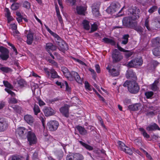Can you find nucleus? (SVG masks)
<instances>
[{
	"mask_svg": "<svg viewBox=\"0 0 160 160\" xmlns=\"http://www.w3.org/2000/svg\"><path fill=\"white\" fill-rule=\"evenodd\" d=\"M124 87H127L128 89L131 93L136 94L140 90V87L135 80H127L123 84Z\"/></svg>",
	"mask_w": 160,
	"mask_h": 160,
	"instance_id": "nucleus-1",
	"label": "nucleus"
},
{
	"mask_svg": "<svg viewBox=\"0 0 160 160\" xmlns=\"http://www.w3.org/2000/svg\"><path fill=\"white\" fill-rule=\"evenodd\" d=\"M120 8V4L117 2H112L110 5L106 10L107 12L109 14H112L119 11Z\"/></svg>",
	"mask_w": 160,
	"mask_h": 160,
	"instance_id": "nucleus-2",
	"label": "nucleus"
},
{
	"mask_svg": "<svg viewBox=\"0 0 160 160\" xmlns=\"http://www.w3.org/2000/svg\"><path fill=\"white\" fill-rule=\"evenodd\" d=\"M143 63L142 58H135L129 62L127 64V66L130 68H138Z\"/></svg>",
	"mask_w": 160,
	"mask_h": 160,
	"instance_id": "nucleus-3",
	"label": "nucleus"
},
{
	"mask_svg": "<svg viewBox=\"0 0 160 160\" xmlns=\"http://www.w3.org/2000/svg\"><path fill=\"white\" fill-rule=\"evenodd\" d=\"M26 136L30 145H32L37 143V137L35 134L32 131H28Z\"/></svg>",
	"mask_w": 160,
	"mask_h": 160,
	"instance_id": "nucleus-4",
	"label": "nucleus"
},
{
	"mask_svg": "<svg viewBox=\"0 0 160 160\" xmlns=\"http://www.w3.org/2000/svg\"><path fill=\"white\" fill-rule=\"evenodd\" d=\"M112 57L113 63L118 62L123 58L122 56L117 49H115L113 51L112 54Z\"/></svg>",
	"mask_w": 160,
	"mask_h": 160,
	"instance_id": "nucleus-5",
	"label": "nucleus"
},
{
	"mask_svg": "<svg viewBox=\"0 0 160 160\" xmlns=\"http://www.w3.org/2000/svg\"><path fill=\"white\" fill-rule=\"evenodd\" d=\"M129 12L132 15L131 17L133 20H135L139 18L140 10L137 8L135 7H132L129 9Z\"/></svg>",
	"mask_w": 160,
	"mask_h": 160,
	"instance_id": "nucleus-6",
	"label": "nucleus"
},
{
	"mask_svg": "<svg viewBox=\"0 0 160 160\" xmlns=\"http://www.w3.org/2000/svg\"><path fill=\"white\" fill-rule=\"evenodd\" d=\"M133 18L131 17H126L122 20L123 25L126 27L131 28L134 24L135 21H133Z\"/></svg>",
	"mask_w": 160,
	"mask_h": 160,
	"instance_id": "nucleus-7",
	"label": "nucleus"
},
{
	"mask_svg": "<svg viewBox=\"0 0 160 160\" xmlns=\"http://www.w3.org/2000/svg\"><path fill=\"white\" fill-rule=\"evenodd\" d=\"M68 79L71 81L75 80L77 82L80 84L82 83V80L78 73L74 71H72L71 72Z\"/></svg>",
	"mask_w": 160,
	"mask_h": 160,
	"instance_id": "nucleus-8",
	"label": "nucleus"
},
{
	"mask_svg": "<svg viewBox=\"0 0 160 160\" xmlns=\"http://www.w3.org/2000/svg\"><path fill=\"white\" fill-rule=\"evenodd\" d=\"M59 125L58 122L56 120H51L47 123V127L50 131H56L58 128Z\"/></svg>",
	"mask_w": 160,
	"mask_h": 160,
	"instance_id": "nucleus-9",
	"label": "nucleus"
},
{
	"mask_svg": "<svg viewBox=\"0 0 160 160\" xmlns=\"http://www.w3.org/2000/svg\"><path fill=\"white\" fill-rule=\"evenodd\" d=\"M9 123L7 120L2 117H0V132H4L8 128Z\"/></svg>",
	"mask_w": 160,
	"mask_h": 160,
	"instance_id": "nucleus-10",
	"label": "nucleus"
},
{
	"mask_svg": "<svg viewBox=\"0 0 160 160\" xmlns=\"http://www.w3.org/2000/svg\"><path fill=\"white\" fill-rule=\"evenodd\" d=\"M28 131L26 128L23 127L18 128L16 130V134L18 135L20 137L23 138H25L26 136V134L28 133Z\"/></svg>",
	"mask_w": 160,
	"mask_h": 160,
	"instance_id": "nucleus-11",
	"label": "nucleus"
},
{
	"mask_svg": "<svg viewBox=\"0 0 160 160\" xmlns=\"http://www.w3.org/2000/svg\"><path fill=\"white\" fill-rule=\"evenodd\" d=\"M57 44L58 45V48L60 51L62 52L68 49L67 44L62 39L58 41H56Z\"/></svg>",
	"mask_w": 160,
	"mask_h": 160,
	"instance_id": "nucleus-12",
	"label": "nucleus"
},
{
	"mask_svg": "<svg viewBox=\"0 0 160 160\" xmlns=\"http://www.w3.org/2000/svg\"><path fill=\"white\" fill-rule=\"evenodd\" d=\"M0 52L2 53L0 55V58L3 60H6L9 57V51L6 48L0 47Z\"/></svg>",
	"mask_w": 160,
	"mask_h": 160,
	"instance_id": "nucleus-13",
	"label": "nucleus"
},
{
	"mask_svg": "<svg viewBox=\"0 0 160 160\" xmlns=\"http://www.w3.org/2000/svg\"><path fill=\"white\" fill-rule=\"evenodd\" d=\"M70 106L67 104L65 105L63 107L60 108V111L65 117L68 118L69 116V108Z\"/></svg>",
	"mask_w": 160,
	"mask_h": 160,
	"instance_id": "nucleus-14",
	"label": "nucleus"
},
{
	"mask_svg": "<svg viewBox=\"0 0 160 160\" xmlns=\"http://www.w3.org/2000/svg\"><path fill=\"white\" fill-rule=\"evenodd\" d=\"M100 4L94 3L92 6V12L95 17H98L99 15V9Z\"/></svg>",
	"mask_w": 160,
	"mask_h": 160,
	"instance_id": "nucleus-15",
	"label": "nucleus"
},
{
	"mask_svg": "<svg viewBox=\"0 0 160 160\" xmlns=\"http://www.w3.org/2000/svg\"><path fill=\"white\" fill-rule=\"evenodd\" d=\"M43 111L46 117L53 115L55 113V111L50 107H45Z\"/></svg>",
	"mask_w": 160,
	"mask_h": 160,
	"instance_id": "nucleus-16",
	"label": "nucleus"
},
{
	"mask_svg": "<svg viewBox=\"0 0 160 160\" xmlns=\"http://www.w3.org/2000/svg\"><path fill=\"white\" fill-rule=\"evenodd\" d=\"M126 76L127 78L132 79L133 80L137 79V77L135 72L132 70H129L127 71Z\"/></svg>",
	"mask_w": 160,
	"mask_h": 160,
	"instance_id": "nucleus-17",
	"label": "nucleus"
},
{
	"mask_svg": "<svg viewBox=\"0 0 160 160\" xmlns=\"http://www.w3.org/2000/svg\"><path fill=\"white\" fill-rule=\"evenodd\" d=\"M117 47L119 50L121 51L124 52H125L124 55L126 58H128L130 57L132 54V52L128 50H125L121 47H120L118 44L117 45Z\"/></svg>",
	"mask_w": 160,
	"mask_h": 160,
	"instance_id": "nucleus-18",
	"label": "nucleus"
},
{
	"mask_svg": "<svg viewBox=\"0 0 160 160\" xmlns=\"http://www.w3.org/2000/svg\"><path fill=\"white\" fill-rule=\"evenodd\" d=\"M131 28H133L140 34H142L143 32V28L141 26L138 25L137 22H135L134 24L132 26Z\"/></svg>",
	"mask_w": 160,
	"mask_h": 160,
	"instance_id": "nucleus-19",
	"label": "nucleus"
},
{
	"mask_svg": "<svg viewBox=\"0 0 160 160\" xmlns=\"http://www.w3.org/2000/svg\"><path fill=\"white\" fill-rule=\"evenodd\" d=\"M146 129L148 131H154L156 130H160V128L155 123H153L152 124L150 125L146 128Z\"/></svg>",
	"mask_w": 160,
	"mask_h": 160,
	"instance_id": "nucleus-20",
	"label": "nucleus"
},
{
	"mask_svg": "<svg viewBox=\"0 0 160 160\" xmlns=\"http://www.w3.org/2000/svg\"><path fill=\"white\" fill-rule=\"evenodd\" d=\"M141 107L140 103H137L129 105L128 108L132 111H137L139 110Z\"/></svg>",
	"mask_w": 160,
	"mask_h": 160,
	"instance_id": "nucleus-21",
	"label": "nucleus"
},
{
	"mask_svg": "<svg viewBox=\"0 0 160 160\" xmlns=\"http://www.w3.org/2000/svg\"><path fill=\"white\" fill-rule=\"evenodd\" d=\"M86 10V8L82 6H77L76 8L77 12L79 15H84Z\"/></svg>",
	"mask_w": 160,
	"mask_h": 160,
	"instance_id": "nucleus-22",
	"label": "nucleus"
},
{
	"mask_svg": "<svg viewBox=\"0 0 160 160\" xmlns=\"http://www.w3.org/2000/svg\"><path fill=\"white\" fill-rule=\"evenodd\" d=\"M25 120L28 124L32 123L34 121L33 117L30 115H26L24 117Z\"/></svg>",
	"mask_w": 160,
	"mask_h": 160,
	"instance_id": "nucleus-23",
	"label": "nucleus"
},
{
	"mask_svg": "<svg viewBox=\"0 0 160 160\" xmlns=\"http://www.w3.org/2000/svg\"><path fill=\"white\" fill-rule=\"evenodd\" d=\"M56 47L51 43H49L46 44V49L48 52H49L50 50L54 51L56 50Z\"/></svg>",
	"mask_w": 160,
	"mask_h": 160,
	"instance_id": "nucleus-24",
	"label": "nucleus"
},
{
	"mask_svg": "<svg viewBox=\"0 0 160 160\" xmlns=\"http://www.w3.org/2000/svg\"><path fill=\"white\" fill-rule=\"evenodd\" d=\"M152 24L155 27L160 28V19L157 17L154 18Z\"/></svg>",
	"mask_w": 160,
	"mask_h": 160,
	"instance_id": "nucleus-25",
	"label": "nucleus"
},
{
	"mask_svg": "<svg viewBox=\"0 0 160 160\" xmlns=\"http://www.w3.org/2000/svg\"><path fill=\"white\" fill-rule=\"evenodd\" d=\"M23 156L18 154H15L11 156L8 160H23Z\"/></svg>",
	"mask_w": 160,
	"mask_h": 160,
	"instance_id": "nucleus-26",
	"label": "nucleus"
},
{
	"mask_svg": "<svg viewBox=\"0 0 160 160\" xmlns=\"http://www.w3.org/2000/svg\"><path fill=\"white\" fill-rule=\"evenodd\" d=\"M76 128L80 133L82 135H85L87 133V131L82 126H77Z\"/></svg>",
	"mask_w": 160,
	"mask_h": 160,
	"instance_id": "nucleus-27",
	"label": "nucleus"
},
{
	"mask_svg": "<svg viewBox=\"0 0 160 160\" xmlns=\"http://www.w3.org/2000/svg\"><path fill=\"white\" fill-rule=\"evenodd\" d=\"M102 40L106 43H110L112 45H114L115 44V42L114 40L107 38H104Z\"/></svg>",
	"mask_w": 160,
	"mask_h": 160,
	"instance_id": "nucleus-28",
	"label": "nucleus"
},
{
	"mask_svg": "<svg viewBox=\"0 0 160 160\" xmlns=\"http://www.w3.org/2000/svg\"><path fill=\"white\" fill-rule=\"evenodd\" d=\"M33 40V34L30 33L28 34L27 36V42L28 44H31Z\"/></svg>",
	"mask_w": 160,
	"mask_h": 160,
	"instance_id": "nucleus-29",
	"label": "nucleus"
},
{
	"mask_svg": "<svg viewBox=\"0 0 160 160\" xmlns=\"http://www.w3.org/2000/svg\"><path fill=\"white\" fill-rule=\"evenodd\" d=\"M61 70L64 76L68 78L70 73L69 72L68 68L65 67H62L61 68Z\"/></svg>",
	"mask_w": 160,
	"mask_h": 160,
	"instance_id": "nucleus-30",
	"label": "nucleus"
},
{
	"mask_svg": "<svg viewBox=\"0 0 160 160\" xmlns=\"http://www.w3.org/2000/svg\"><path fill=\"white\" fill-rule=\"evenodd\" d=\"M159 82V79H157L154 81V83L152 84L151 87V88L152 90L156 91L158 89V84Z\"/></svg>",
	"mask_w": 160,
	"mask_h": 160,
	"instance_id": "nucleus-31",
	"label": "nucleus"
},
{
	"mask_svg": "<svg viewBox=\"0 0 160 160\" xmlns=\"http://www.w3.org/2000/svg\"><path fill=\"white\" fill-rule=\"evenodd\" d=\"M153 54L155 56H160V46L152 50Z\"/></svg>",
	"mask_w": 160,
	"mask_h": 160,
	"instance_id": "nucleus-32",
	"label": "nucleus"
},
{
	"mask_svg": "<svg viewBox=\"0 0 160 160\" xmlns=\"http://www.w3.org/2000/svg\"><path fill=\"white\" fill-rule=\"evenodd\" d=\"M151 42L153 46H155L159 44H160V38L157 37L152 39Z\"/></svg>",
	"mask_w": 160,
	"mask_h": 160,
	"instance_id": "nucleus-33",
	"label": "nucleus"
},
{
	"mask_svg": "<svg viewBox=\"0 0 160 160\" xmlns=\"http://www.w3.org/2000/svg\"><path fill=\"white\" fill-rule=\"evenodd\" d=\"M82 23L84 29L87 30H88L89 29L90 26L89 22L86 20H84Z\"/></svg>",
	"mask_w": 160,
	"mask_h": 160,
	"instance_id": "nucleus-34",
	"label": "nucleus"
},
{
	"mask_svg": "<svg viewBox=\"0 0 160 160\" xmlns=\"http://www.w3.org/2000/svg\"><path fill=\"white\" fill-rule=\"evenodd\" d=\"M129 37L128 34L124 35L122 38L123 40L121 42V44L124 45L126 44L128 42Z\"/></svg>",
	"mask_w": 160,
	"mask_h": 160,
	"instance_id": "nucleus-35",
	"label": "nucleus"
},
{
	"mask_svg": "<svg viewBox=\"0 0 160 160\" xmlns=\"http://www.w3.org/2000/svg\"><path fill=\"white\" fill-rule=\"evenodd\" d=\"M73 160H82L83 156L79 153H76L73 155Z\"/></svg>",
	"mask_w": 160,
	"mask_h": 160,
	"instance_id": "nucleus-36",
	"label": "nucleus"
},
{
	"mask_svg": "<svg viewBox=\"0 0 160 160\" xmlns=\"http://www.w3.org/2000/svg\"><path fill=\"white\" fill-rule=\"evenodd\" d=\"M50 73L51 74V77L52 78H58L59 76L58 75L57 72L53 69H51Z\"/></svg>",
	"mask_w": 160,
	"mask_h": 160,
	"instance_id": "nucleus-37",
	"label": "nucleus"
},
{
	"mask_svg": "<svg viewBox=\"0 0 160 160\" xmlns=\"http://www.w3.org/2000/svg\"><path fill=\"white\" fill-rule=\"evenodd\" d=\"M106 69L108 70L109 72L112 76H117V75L118 74V72H117L116 73L113 72V71H115V69L114 68H112L111 69L109 67H107Z\"/></svg>",
	"mask_w": 160,
	"mask_h": 160,
	"instance_id": "nucleus-38",
	"label": "nucleus"
},
{
	"mask_svg": "<svg viewBox=\"0 0 160 160\" xmlns=\"http://www.w3.org/2000/svg\"><path fill=\"white\" fill-rule=\"evenodd\" d=\"M139 130L140 131L142 132V134L144 138H148L150 137L149 135L147 133L145 130L143 128H140Z\"/></svg>",
	"mask_w": 160,
	"mask_h": 160,
	"instance_id": "nucleus-39",
	"label": "nucleus"
},
{
	"mask_svg": "<svg viewBox=\"0 0 160 160\" xmlns=\"http://www.w3.org/2000/svg\"><path fill=\"white\" fill-rule=\"evenodd\" d=\"M33 110L35 115H37L40 112L39 108L38 105L35 104L33 108Z\"/></svg>",
	"mask_w": 160,
	"mask_h": 160,
	"instance_id": "nucleus-40",
	"label": "nucleus"
},
{
	"mask_svg": "<svg viewBox=\"0 0 160 160\" xmlns=\"http://www.w3.org/2000/svg\"><path fill=\"white\" fill-rule=\"evenodd\" d=\"M119 148L121 150L123 151L126 146L122 142L119 141L118 142Z\"/></svg>",
	"mask_w": 160,
	"mask_h": 160,
	"instance_id": "nucleus-41",
	"label": "nucleus"
},
{
	"mask_svg": "<svg viewBox=\"0 0 160 160\" xmlns=\"http://www.w3.org/2000/svg\"><path fill=\"white\" fill-rule=\"evenodd\" d=\"M20 5L18 3H14L11 6V8L12 10H16L19 8Z\"/></svg>",
	"mask_w": 160,
	"mask_h": 160,
	"instance_id": "nucleus-42",
	"label": "nucleus"
},
{
	"mask_svg": "<svg viewBox=\"0 0 160 160\" xmlns=\"http://www.w3.org/2000/svg\"><path fill=\"white\" fill-rule=\"evenodd\" d=\"M11 107L17 112L20 113L21 112V108L18 105H12Z\"/></svg>",
	"mask_w": 160,
	"mask_h": 160,
	"instance_id": "nucleus-43",
	"label": "nucleus"
},
{
	"mask_svg": "<svg viewBox=\"0 0 160 160\" xmlns=\"http://www.w3.org/2000/svg\"><path fill=\"white\" fill-rule=\"evenodd\" d=\"M149 17H147L145 19L144 22V26L149 31H150L151 29L149 26Z\"/></svg>",
	"mask_w": 160,
	"mask_h": 160,
	"instance_id": "nucleus-44",
	"label": "nucleus"
},
{
	"mask_svg": "<svg viewBox=\"0 0 160 160\" xmlns=\"http://www.w3.org/2000/svg\"><path fill=\"white\" fill-rule=\"evenodd\" d=\"M3 83L4 86L8 88H9L11 89H13V86L8 82L7 81H3Z\"/></svg>",
	"mask_w": 160,
	"mask_h": 160,
	"instance_id": "nucleus-45",
	"label": "nucleus"
},
{
	"mask_svg": "<svg viewBox=\"0 0 160 160\" xmlns=\"http://www.w3.org/2000/svg\"><path fill=\"white\" fill-rule=\"evenodd\" d=\"M0 69L5 73H8L11 71V69L8 67H2L0 68Z\"/></svg>",
	"mask_w": 160,
	"mask_h": 160,
	"instance_id": "nucleus-46",
	"label": "nucleus"
},
{
	"mask_svg": "<svg viewBox=\"0 0 160 160\" xmlns=\"http://www.w3.org/2000/svg\"><path fill=\"white\" fill-rule=\"evenodd\" d=\"M98 26L96 24L94 23L91 25V30L90 32H92L96 31L98 29Z\"/></svg>",
	"mask_w": 160,
	"mask_h": 160,
	"instance_id": "nucleus-47",
	"label": "nucleus"
},
{
	"mask_svg": "<svg viewBox=\"0 0 160 160\" xmlns=\"http://www.w3.org/2000/svg\"><path fill=\"white\" fill-rule=\"evenodd\" d=\"M123 151L130 155H131L132 154V150L130 148L127 146L126 147Z\"/></svg>",
	"mask_w": 160,
	"mask_h": 160,
	"instance_id": "nucleus-48",
	"label": "nucleus"
},
{
	"mask_svg": "<svg viewBox=\"0 0 160 160\" xmlns=\"http://www.w3.org/2000/svg\"><path fill=\"white\" fill-rule=\"evenodd\" d=\"M18 86H19L21 87H23L25 83V81L22 79H20L17 80Z\"/></svg>",
	"mask_w": 160,
	"mask_h": 160,
	"instance_id": "nucleus-49",
	"label": "nucleus"
},
{
	"mask_svg": "<svg viewBox=\"0 0 160 160\" xmlns=\"http://www.w3.org/2000/svg\"><path fill=\"white\" fill-rule=\"evenodd\" d=\"M145 95L147 98H150L153 95V92L152 91H148L145 92Z\"/></svg>",
	"mask_w": 160,
	"mask_h": 160,
	"instance_id": "nucleus-50",
	"label": "nucleus"
},
{
	"mask_svg": "<svg viewBox=\"0 0 160 160\" xmlns=\"http://www.w3.org/2000/svg\"><path fill=\"white\" fill-rule=\"evenodd\" d=\"M145 111H151V110H154L155 108L152 106L147 105L145 107H144Z\"/></svg>",
	"mask_w": 160,
	"mask_h": 160,
	"instance_id": "nucleus-51",
	"label": "nucleus"
},
{
	"mask_svg": "<svg viewBox=\"0 0 160 160\" xmlns=\"http://www.w3.org/2000/svg\"><path fill=\"white\" fill-rule=\"evenodd\" d=\"M17 100L15 98H11L8 101V102L10 104H16L18 103Z\"/></svg>",
	"mask_w": 160,
	"mask_h": 160,
	"instance_id": "nucleus-52",
	"label": "nucleus"
},
{
	"mask_svg": "<svg viewBox=\"0 0 160 160\" xmlns=\"http://www.w3.org/2000/svg\"><path fill=\"white\" fill-rule=\"evenodd\" d=\"M157 7L156 6H153L148 10V12L150 13H152L156 11L157 9Z\"/></svg>",
	"mask_w": 160,
	"mask_h": 160,
	"instance_id": "nucleus-53",
	"label": "nucleus"
},
{
	"mask_svg": "<svg viewBox=\"0 0 160 160\" xmlns=\"http://www.w3.org/2000/svg\"><path fill=\"white\" fill-rule=\"evenodd\" d=\"M23 7L27 9L30 8V4L27 1H25L23 3Z\"/></svg>",
	"mask_w": 160,
	"mask_h": 160,
	"instance_id": "nucleus-54",
	"label": "nucleus"
},
{
	"mask_svg": "<svg viewBox=\"0 0 160 160\" xmlns=\"http://www.w3.org/2000/svg\"><path fill=\"white\" fill-rule=\"evenodd\" d=\"M92 73V78L94 79H96V73L95 71L91 68H89L88 69Z\"/></svg>",
	"mask_w": 160,
	"mask_h": 160,
	"instance_id": "nucleus-55",
	"label": "nucleus"
},
{
	"mask_svg": "<svg viewBox=\"0 0 160 160\" xmlns=\"http://www.w3.org/2000/svg\"><path fill=\"white\" fill-rule=\"evenodd\" d=\"M155 111V109L154 110H151L146 111L147 112V115L150 116H153L155 115L154 112Z\"/></svg>",
	"mask_w": 160,
	"mask_h": 160,
	"instance_id": "nucleus-56",
	"label": "nucleus"
},
{
	"mask_svg": "<svg viewBox=\"0 0 160 160\" xmlns=\"http://www.w3.org/2000/svg\"><path fill=\"white\" fill-rule=\"evenodd\" d=\"M48 61L52 65L55 66L56 67H58V65L57 63L54 60L52 59H49L48 60Z\"/></svg>",
	"mask_w": 160,
	"mask_h": 160,
	"instance_id": "nucleus-57",
	"label": "nucleus"
},
{
	"mask_svg": "<svg viewBox=\"0 0 160 160\" xmlns=\"http://www.w3.org/2000/svg\"><path fill=\"white\" fill-rule=\"evenodd\" d=\"M64 83L66 86V91H67L68 92L70 93L71 92V88L69 86L68 84L65 81Z\"/></svg>",
	"mask_w": 160,
	"mask_h": 160,
	"instance_id": "nucleus-58",
	"label": "nucleus"
},
{
	"mask_svg": "<svg viewBox=\"0 0 160 160\" xmlns=\"http://www.w3.org/2000/svg\"><path fill=\"white\" fill-rule=\"evenodd\" d=\"M5 91H6L7 92H8L9 94H10L12 96H15V94L11 90L7 89L5 88Z\"/></svg>",
	"mask_w": 160,
	"mask_h": 160,
	"instance_id": "nucleus-59",
	"label": "nucleus"
},
{
	"mask_svg": "<svg viewBox=\"0 0 160 160\" xmlns=\"http://www.w3.org/2000/svg\"><path fill=\"white\" fill-rule=\"evenodd\" d=\"M98 120L99 121L101 126L103 128H105V126L103 122L102 121L101 117L100 116H98L97 117Z\"/></svg>",
	"mask_w": 160,
	"mask_h": 160,
	"instance_id": "nucleus-60",
	"label": "nucleus"
},
{
	"mask_svg": "<svg viewBox=\"0 0 160 160\" xmlns=\"http://www.w3.org/2000/svg\"><path fill=\"white\" fill-rule=\"evenodd\" d=\"M51 34L53 35L57 39L56 40V41H58L61 39L58 35L53 32H52V33Z\"/></svg>",
	"mask_w": 160,
	"mask_h": 160,
	"instance_id": "nucleus-61",
	"label": "nucleus"
},
{
	"mask_svg": "<svg viewBox=\"0 0 160 160\" xmlns=\"http://www.w3.org/2000/svg\"><path fill=\"white\" fill-rule=\"evenodd\" d=\"M95 67L97 72L98 73H100L101 72V70L99 65L98 64H96Z\"/></svg>",
	"mask_w": 160,
	"mask_h": 160,
	"instance_id": "nucleus-62",
	"label": "nucleus"
},
{
	"mask_svg": "<svg viewBox=\"0 0 160 160\" xmlns=\"http://www.w3.org/2000/svg\"><path fill=\"white\" fill-rule=\"evenodd\" d=\"M32 158L33 159H36L38 158V153L37 152H35L33 154Z\"/></svg>",
	"mask_w": 160,
	"mask_h": 160,
	"instance_id": "nucleus-63",
	"label": "nucleus"
},
{
	"mask_svg": "<svg viewBox=\"0 0 160 160\" xmlns=\"http://www.w3.org/2000/svg\"><path fill=\"white\" fill-rule=\"evenodd\" d=\"M85 84L86 88L89 90H91V88H90V85L88 82H85Z\"/></svg>",
	"mask_w": 160,
	"mask_h": 160,
	"instance_id": "nucleus-64",
	"label": "nucleus"
}]
</instances>
